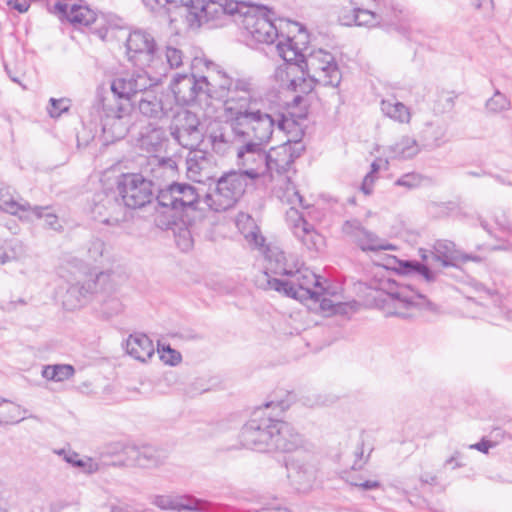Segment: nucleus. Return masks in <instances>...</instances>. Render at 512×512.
I'll use <instances>...</instances> for the list:
<instances>
[{"label":"nucleus","mask_w":512,"mask_h":512,"mask_svg":"<svg viewBox=\"0 0 512 512\" xmlns=\"http://www.w3.org/2000/svg\"><path fill=\"white\" fill-rule=\"evenodd\" d=\"M305 232L296 233L295 236L301 240V242L310 250L317 249L318 241L320 240V235L315 232L313 226L308 223L307 227H305Z\"/></svg>","instance_id":"obj_46"},{"label":"nucleus","mask_w":512,"mask_h":512,"mask_svg":"<svg viewBox=\"0 0 512 512\" xmlns=\"http://www.w3.org/2000/svg\"><path fill=\"white\" fill-rule=\"evenodd\" d=\"M287 171L283 172H272V176L270 177V180L274 183L273 187H280L282 190H287V186L285 184H282V177H287L285 175Z\"/></svg>","instance_id":"obj_56"},{"label":"nucleus","mask_w":512,"mask_h":512,"mask_svg":"<svg viewBox=\"0 0 512 512\" xmlns=\"http://www.w3.org/2000/svg\"><path fill=\"white\" fill-rule=\"evenodd\" d=\"M381 111L386 117L400 124H408L411 121L410 109L394 97L381 101Z\"/></svg>","instance_id":"obj_33"},{"label":"nucleus","mask_w":512,"mask_h":512,"mask_svg":"<svg viewBox=\"0 0 512 512\" xmlns=\"http://www.w3.org/2000/svg\"><path fill=\"white\" fill-rule=\"evenodd\" d=\"M471 4L477 9H490L492 8V0H470Z\"/></svg>","instance_id":"obj_62"},{"label":"nucleus","mask_w":512,"mask_h":512,"mask_svg":"<svg viewBox=\"0 0 512 512\" xmlns=\"http://www.w3.org/2000/svg\"><path fill=\"white\" fill-rule=\"evenodd\" d=\"M376 11L379 25L384 26L395 25L402 13L401 9L392 0H383L378 3Z\"/></svg>","instance_id":"obj_37"},{"label":"nucleus","mask_w":512,"mask_h":512,"mask_svg":"<svg viewBox=\"0 0 512 512\" xmlns=\"http://www.w3.org/2000/svg\"><path fill=\"white\" fill-rule=\"evenodd\" d=\"M104 277L101 273L95 279H87L84 282L70 285L63 298L64 307L68 310H74L82 306L88 295L96 291L97 283Z\"/></svg>","instance_id":"obj_27"},{"label":"nucleus","mask_w":512,"mask_h":512,"mask_svg":"<svg viewBox=\"0 0 512 512\" xmlns=\"http://www.w3.org/2000/svg\"><path fill=\"white\" fill-rule=\"evenodd\" d=\"M126 353L140 362H146L154 355V345L152 340L145 334H131L125 344Z\"/></svg>","instance_id":"obj_30"},{"label":"nucleus","mask_w":512,"mask_h":512,"mask_svg":"<svg viewBox=\"0 0 512 512\" xmlns=\"http://www.w3.org/2000/svg\"><path fill=\"white\" fill-rule=\"evenodd\" d=\"M496 224L502 229L503 231H507L512 233V227L509 223V221L504 217L502 220L496 219Z\"/></svg>","instance_id":"obj_64"},{"label":"nucleus","mask_w":512,"mask_h":512,"mask_svg":"<svg viewBox=\"0 0 512 512\" xmlns=\"http://www.w3.org/2000/svg\"><path fill=\"white\" fill-rule=\"evenodd\" d=\"M255 285L263 290H274L287 297L300 301L313 300L319 301L326 288L322 277L316 275L312 270L305 267H297L291 277L275 278L267 273H258L255 276Z\"/></svg>","instance_id":"obj_6"},{"label":"nucleus","mask_w":512,"mask_h":512,"mask_svg":"<svg viewBox=\"0 0 512 512\" xmlns=\"http://www.w3.org/2000/svg\"><path fill=\"white\" fill-rule=\"evenodd\" d=\"M265 270L259 273H267L270 277L280 276L281 278L291 277L297 264L292 257L280 250L278 247H268L265 252Z\"/></svg>","instance_id":"obj_23"},{"label":"nucleus","mask_w":512,"mask_h":512,"mask_svg":"<svg viewBox=\"0 0 512 512\" xmlns=\"http://www.w3.org/2000/svg\"><path fill=\"white\" fill-rule=\"evenodd\" d=\"M246 178L235 170L224 173L216 181L215 188L205 195V204L215 212L232 208L245 192Z\"/></svg>","instance_id":"obj_10"},{"label":"nucleus","mask_w":512,"mask_h":512,"mask_svg":"<svg viewBox=\"0 0 512 512\" xmlns=\"http://www.w3.org/2000/svg\"><path fill=\"white\" fill-rule=\"evenodd\" d=\"M176 243L181 250L188 251L193 244L190 232L188 230L180 232L176 238Z\"/></svg>","instance_id":"obj_52"},{"label":"nucleus","mask_w":512,"mask_h":512,"mask_svg":"<svg viewBox=\"0 0 512 512\" xmlns=\"http://www.w3.org/2000/svg\"><path fill=\"white\" fill-rule=\"evenodd\" d=\"M247 238L250 241H253L256 247H262L264 245L265 239L254 232H251L249 235H247Z\"/></svg>","instance_id":"obj_63"},{"label":"nucleus","mask_w":512,"mask_h":512,"mask_svg":"<svg viewBox=\"0 0 512 512\" xmlns=\"http://www.w3.org/2000/svg\"><path fill=\"white\" fill-rule=\"evenodd\" d=\"M0 210L18 216L22 221L30 218L29 214L31 213L39 215L41 212L40 208H32V205L28 201H18L14 190L2 184H0Z\"/></svg>","instance_id":"obj_25"},{"label":"nucleus","mask_w":512,"mask_h":512,"mask_svg":"<svg viewBox=\"0 0 512 512\" xmlns=\"http://www.w3.org/2000/svg\"><path fill=\"white\" fill-rule=\"evenodd\" d=\"M148 165L152 178H146L140 173L122 174L117 182V189L126 207L136 209L150 203L154 192L158 191L161 181L175 174L177 165L172 158H160L153 155Z\"/></svg>","instance_id":"obj_4"},{"label":"nucleus","mask_w":512,"mask_h":512,"mask_svg":"<svg viewBox=\"0 0 512 512\" xmlns=\"http://www.w3.org/2000/svg\"><path fill=\"white\" fill-rule=\"evenodd\" d=\"M156 51L157 45L150 33L144 30L129 33L126 39V54L134 65L151 69L159 62Z\"/></svg>","instance_id":"obj_15"},{"label":"nucleus","mask_w":512,"mask_h":512,"mask_svg":"<svg viewBox=\"0 0 512 512\" xmlns=\"http://www.w3.org/2000/svg\"><path fill=\"white\" fill-rule=\"evenodd\" d=\"M74 367L68 364L47 365L42 370V376L47 380L64 381L74 375Z\"/></svg>","instance_id":"obj_40"},{"label":"nucleus","mask_w":512,"mask_h":512,"mask_svg":"<svg viewBox=\"0 0 512 512\" xmlns=\"http://www.w3.org/2000/svg\"><path fill=\"white\" fill-rule=\"evenodd\" d=\"M460 458H461V453L456 451L450 458H448L445 461L444 466L452 465V469L460 468V467L464 466V464H462L459 461Z\"/></svg>","instance_id":"obj_59"},{"label":"nucleus","mask_w":512,"mask_h":512,"mask_svg":"<svg viewBox=\"0 0 512 512\" xmlns=\"http://www.w3.org/2000/svg\"><path fill=\"white\" fill-rule=\"evenodd\" d=\"M152 503L162 510L202 512L206 503L190 495H157Z\"/></svg>","instance_id":"obj_24"},{"label":"nucleus","mask_w":512,"mask_h":512,"mask_svg":"<svg viewBox=\"0 0 512 512\" xmlns=\"http://www.w3.org/2000/svg\"><path fill=\"white\" fill-rule=\"evenodd\" d=\"M151 10L165 8L170 16V23L177 22L179 18L186 23L189 29H197L207 23L208 6L212 0H142Z\"/></svg>","instance_id":"obj_11"},{"label":"nucleus","mask_w":512,"mask_h":512,"mask_svg":"<svg viewBox=\"0 0 512 512\" xmlns=\"http://www.w3.org/2000/svg\"><path fill=\"white\" fill-rule=\"evenodd\" d=\"M8 4L20 13L26 12L29 8L26 0H10Z\"/></svg>","instance_id":"obj_58"},{"label":"nucleus","mask_w":512,"mask_h":512,"mask_svg":"<svg viewBox=\"0 0 512 512\" xmlns=\"http://www.w3.org/2000/svg\"><path fill=\"white\" fill-rule=\"evenodd\" d=\"M348 1L350 5H355L356 15L355 18L344 17L346 23H354L356 26L364 27H376L379 25L377 11L362 8L365 0H359L358 4L353 0Z\"/></svg>","instance_id":"obj_35"},{"label":"nucleus","mask_w":512,"mask_h":512,"mask_svg":"<svg viewBox=\"0 0 512 512\" xmlns=\"http://www.w3.org/2000/svg\"><path fill=\"white\" fill-rule=\"evenodd\" d=\"M231 16L258 43L272 44L278 37V31L266 14V9L235 0L210 2L207 22Z\"/></svg>","instance_id":"obj_5"},{"label":"nucleus","mask_w":512,"mask_h":512,"mask_svg":"<svg viewBox=\"0 0 512 512\" xmlns=\"http://www.w3.org/2000/svg\"><path fill=\"white\" fill-rule=\"evenodd\" d=\"M53 8L55 13L65 16L74 25L89 26L96 20L95 11L82 2L79 4L57 2Z\"/></svg>","instance_id":"obj_28"},{"label":"nucleus","mask_w":512,"mask_h":512,"mask_svg":"<svg viewBox=\"0 0 512 512\" xmlns=\"http://www.w3.org/2000/svg\"><path fill=\"white\" fill-rule=\"evenodd\" d=\"M510 108V99L498 89L495 90L494 94L485 103L486 112L492 115L508 111Z\"/></svg>","instance_id":"obj_41"},{"label":"nucleus","mask_w":512,"mask_h":512,"mask_svg":"<svg viewBox=\"0 0 512 512\" xmlns=\"http://www.w3.org/2000/svg\"><path fill=\"white\" fill-rule=\"evenodd\" d=\"M285 395V399L275 397L253 411L251 418L242 427L239 435L243 447L257 452H269L272 415L267 411L273 409L283 413L287 410L294 402L295 395L290 392H286Z\"/></svg>","instance_id":"obj_8"},{"label":"nucleus","mask_w":512,"mask_h":512,"mask_svg":"<svg viewBox=\"0 0 512 512\" xmlns=\"http://www.w3.org/2000/svg\"><path fill=\"white\" fill-rule=\"evenodd\" d=\"M389 152L393 158L409 159L420 152V144L413 137L403 136L389 147Z\"/></svg>","instance_id":"obj_34"},{"label":"nucleus","mask_w":512,"mask_h":512,"mask_svg":"<svg viewBox=\"0 0 512 512\" xmlns=\"http://www.w3.org/2000/svg\"><path fill=\"white\" fill-rule=\"evenodd\" d=\"M205 66L208 68L209 99L222 103L223 116L229 127L270 115L256 107L259 92L252 77L228 72L211 61H205Z\"/></svg>","instance_id":"obj_2"},{"label":"nucleus","mask_w":512,"mask_h":512,"mask_svg":"<svg viewBox=\"0 0 512 512\" xmlns=\"http://www.w3.org/2000/svg\"><path fill=\"white\" fill-rule=\"evenodd\" d=\"M495 447V443L482 438L480 442L469 445L470 449H476L484 454H488L489 449Z\"/></svg>","instance_id":"obj_55"},{"label":"nucleus","mask_w":512,"mask_h":512,"mask_svg":"<svg viewBox=\"0 0 512 512\" xmlns=\"http://www.w3.org/2000/svg\"><path fill=\"white\" fill-rule=\"evenodd\" d=\"M166 64L159 60L158 63H155L154 67L151 68L152 73L156 75V71L161 69V66L164 65L167 67V73L170 69L179 68L184 63L185 56L183 52L175 47L167 46L166 47Z\"/></svg>","instance_id":"obj_42"},{"label":"nucleus","mask_w":512,"mask_h":512,"mask_svg":"<svg viewBox=\"0 0 512 512\" xmlns=\"http://www.w3.org/2000/svg\"><path fill=\"white\" fill-rule=\"evenodd\" d=\"M57 454L59 455H62L64 460L75 466V467H79V468H85L87 469L88 472H92L94 469H93V462L90 458H87V459H80L79 458V454L74 452V451H66L64 449H61L59 451H57Z\"/></svg>","instance_id":"obj_45"},{"label":"nucleus","mask_w":512,"mask_h":512,"mask_svg":"<svg viewBox=\"0 0 512 512\" xmlns=\"http://www.w3.org/2000/svg\"><path fill=\"white\" fill-rule=\"evenodd\" d=\"M282 184L287 186V190H282L280 187H273V195L281 202L289 205L302 204L303 198L292 183L290 177H282Z\"/></svg>","instance_id":"obj_38"},{"label":"nucleus","mask_w":512,"mask_h":512,"mask_svg":"<svg viewBox=\"0 0 512 512\" xmlns=\"http://www.w3.org/2000/svg\"><path fill=\"white\" fill-rule=\"evenodd\" d=\"M208 83V68H206V74L200 77L193 74H176L170 87L179 104L190 105L209 99Z\"/></svg>","instance_id":"obj_14"},{"label":"nucleus","mask_w":512,"mask_h":512,"mask_svg":"<svg viewBox=\"0 0 512 512\" xmlns=\"http://www.w3.org/2000/svg\"><path fill=\"white\" fill-rule=\"evenodd\" d=\"M134 102H137L140 113L148 118L160 119L165 114L162 101L152 88L142 91Z\"/></svg>","instance_id":"obj_31"},{"label":"nucleus","mask_w":512,"mask_h":512,"mask_svg":"<svg viewBox=\"0 0 512 512\" xmlns=\"http://www.w3.org/2000/svg\"><path fill=\"white\" fill-rule=\"evenodd\" d=\"M199 194L196 188L187 183L173 182L165 188L159 189L156 200L164 208L173 211H182L186 208H194L198 202Z\"/></svg>","instance_id":"obj_18"},{"label":"nucleus","mask_w":512,"mask_h":512,"mask_svg":"<svg viewBox=\"0 0 512 512\" xmlns=\"http://www.w3.org/2000/svg\"><path fill=\"white\" fill-rule=\"evenodd\" d=\"M355 15H356L355 5H350V7H342L338 14V20H339L340 24H342L344 26H352V25H354V23H346V21L344 20V17L355 18Z\"/></svg>","instance_id":"obj_53"},{"label":"nucleus","mask_w":512,"mask_h":512,"mask_svg":"<svg viewBox=\"0 0 512 512\" xmlns=\"http://www.w3.org/2000/svg\"><path fill=\"white\" fill-rule=\"evenodd\" d=\"M26 246L19 240L13 239L10 240L7 248L0 252V262L1 264H5L14 260H21L26 256Z\"/></svg>","instance_id":"obj_43"},{"label":"nucleus","mask_w":512,"mask_h":512,"mask_svg":"<svg viewBox=\"0 0 512 512\" xmlns=\"http://www.w3.org/2000/svg\"><path fill=\"white\" fill-rule=\"evenodd\" d=\"M445 136L444 128L438 123L428 121L421 130L422 146L425 148L439 147Z\"/></svg>","instance_id":"obj_36"},{"label":"nucleus","mask_w":512,"mask_h":512,"mask_svg":"<svg viewBox=\"0 0 512 512\" xmlns=\"http://www.w3.org/2000/svg\"><path fill=\"white\" fill-rule=\"evenodd\" d=\"M92 214L97 221L116 226L125 220L126 206L114 192L101 194L97 196Z\"/></svg>","instance_id":"obj_20"},{"label":"nucleus","mask_w":512,"mask_h":512,"mask_svg":"<svg viewBox=\"0 0 512 512\" xmlns=\"http://www.w3.org/2000/svg\"><path fill=\"white\" fill-rule=\"evenodd\" d=\"M32 208H40L41 212L39 213V215H37L36 213H31V214H29L30 218L24 219L23 221L33 222L35 219L43 218L47 228H49L53 231H57V232H60L63 230V226L60 223L58 216L55 213L50 211L49 206L35 205V206H32Z\"/></svg>","instance_id":"obj_39"},{"label":"nucleus","mask_w":512,"mask_h":512,"mask_svg":"<svg viewBox=\"0 0 512 512\" xmlns=\"http://www.w3.org/2000/svg\"><path fill=\"white\" fill-rule=\"evenodd\" d=\"M420 176L415 173H408L401 176L399 179L395 181V185L404 186L406 188H414L420 184Z\"/></svg>","instance_id":"obj_51"},{"label":"nucleus","mask_w":512,"mask_h":512,"mask_svg":"<svg viewBox=\"0 0 512 512\" xmlns=\"http://www.w3.org/2000/svg\"><path fill=\"white\" fill-rule=\"evenodd\" d=\"M209 140L213 151L217 154L224 155L229 149V140L222 132H212Z\"/></svg>","instance_id":"obj_47"},{"label":"nucleus","mask_w":512,"mask_h":512,"mask_svg":"<svg viewBox=\"0 0 512 512\" xmlns=\"http://www.w3.org/2000/svg\"><path fill=\"white\" fill-rule=\"evenodd\" d=\"M167 76V67L162 65L161 69L154 73L146 70H135L133 72L122 74L114 78L110 89L113 102L128 101L133 105V98H136L142 91L152 88L161 82L163 77Z\"/></svg>","instance_id":"obj_9"},{"label":"nucleus","mask_w":512,"mask_h":512,"mask_svg":"<svg viewBox=\"0 0 512 512\" xmlns=\"http://www.w3.org/2000/svg\"><path fill=\"white\" fill-rule=\"evenodd\" d=\"M343 235L363 252L394 250L395 247L374 232L368 230L360 220L349 219L342 225Z\"/></svg>","instance_id":"obj_17"},{"label":"nucleus","mask_w":512,"mask_h":512,"mask_svg":"<svg viewBox=\"0 0 512 512\" xmlns=\"http://www.w3.org/2000/svg\"><path fill=\"white\" fill-rule=\"evenodd\" d=\"M384 289L387 290V296L394 305V311L391 314L401 318H410L414 315L416 308L427 305V298L416 291L410 283H396L386 281Z\"/></svg>","instance_id":"obj_13"},{"label":"nucleus","mask_w":512,"mask_h":512,"mask_svg":"<svg viewBox=\"0 0 512 512\" xmlns=\"http://www.w3.org/2000/svg\"><path fill=\"white\" fill-rule=\"evenodd\" d=\"M105 243L99 238H93L87 246L88 257L93 261H98L105 252Z\"/></svg>","instance_id":"obj_49"},{"label":"nucleus","mask_w":512,"mask_h":512,"mask_svg":"<svg viewBox=\"0 0 512 512\" xmlns=\"http://www.w3.org/2000/svg\"><path fill=\"white\" fill-rule=\"evenodd\" d=\"M421 258L425 264L415 260H403L399 262L402 273L421 276L427 283L437 279V271L432 268L436 263L442 267L456 266L467 261L480 262L476 255L462 253L455 248V244L448 240H439L433 246V251L421 250Z\"/></svg>","instance_id":"obj_7"},{"label":"nucleus","mask_w":512,"mask_h":512,"mask_svg":"<svg viewBox=\"0 0 512 512\" xmlns=\"http://www.w3.org/2000/svg\"><path fill=\"white\" fill-rule=\"evenodd\" d=\"M170 134L179 145L189 150L197 148L204 137L200 129V120L191 111H183L174 118Z\"/></svg>","instance_id":"obj_16"},{"label":"nucleus","mask_w":512,"mask_h":512,"mask_svg":"<svg viewBox=\"0 0 512 512\" xmlns=\"http://www.w3.org/2000/svg\"><path fill=\"white\" fill-rule=\"evenodd\" d=\"M284 65L279 66L275 71V78L279 81L282 88L291 91H299L301 93H309L312 91V84L308 83L307 78L301 74L296 77V73H301L300 61H285Z\"/></svg>","instance_id":"obj_22"},{"label":"nucleus","mask_w":512,"mask_h":512,"mask_svg":"<svg viewBox=\"0 0 512 512\" xmlns=\"http://www.w3.org/2000/svg\"><path fill=\"white\" fill-rule=\"evenodd\" d=\"M167 141L166 132L161 127L148 126L141 134L139 144L142 150L148 153L161 152Z\"/></svg>","instance_id":"obj_32"},{"label":"nucleus","mask_w":512,"mask_h":512,"mask_svg":"<svg viewBox=\"0 0 512 512\" xmlns=\"http://www.w3.org/2000/svg\"><path fill=\"white\" fill-rule=\"evenodd\" d=\"M318 302H320V308L324 312L335 314L338 313L341 308L340 304H334L333 301L328 298L320 297Z\"/></svg>","instance_id":"obj_54"},{"label":"nucleus","mask_w":512,"mask_h":512,"mask_svg":"<svg viewBox=\"0 0 512 512\" xmlns=\"http://www.w3.org/2000/svg\"><path fill=\"white\" fill-rule=\"evenodd\" d=\"M277 54L284 61H300L301 74L307 78L308 83L324 87L336 88L341 82V72L334 56L323 49L308 51L301 50L291 38L276 45Z\"/></svg>","instance_id":"obj_3"},{"label":"nucleus","mask_w":512,"mask_h":512,"mask_svg":"<svg viewBox=\"0 0 512 512\" xmlns=\"http://www.w3.org/2000/svg\"><path fill=\"white\" fill-rule=\"evenodd\" d=\"M293 121L283 114L269 115L257 120L231 126L235 147L237 172L251 181H256L272 172L288 171L295 159L301 155L303 146L284 144L278 149L266 151L265 145L270 141L275 129L285 132Z\"/></svg>","instance_id":"obj_1"},{"label":"nucleus","mask_w":512,"mask_h":512,"mask_svg":"<svg viewBox=\"0 0 512 512\" xmlns=\"http://www.w3.org/2000/svg\"><path fill=\"white\" fill-rule=\"evenodd\" d=\"M479 292L485 293L487 296L491 297L494 302L498 301V292L495 289L487 288L482 284L477 286Z\"/></svg>","instance_id":"obj_61"},{"label":"nucleus","mask_w":512,"mask_h":512,"mask_svg":"<svg viewBox=\"0 0 512 512\" xmlns=\"http://www.w3.org/2000/svg\"><path fill=\"white\" fill-rule=\"evenodd\" d=\"M279 413L272 415V432L269 452L284 453L297 451L303 445L302 436L289 423L276 419Z\"/></svg>","instance_id":"obj_19"},{"label":"nucleus","mask_w":512,"mask_h":512,"mask_svg":"<svg viewBox=\"0 0 512 512\" xmlns=\"http://www.w3.org/2000/svg\"><path fill=\"white\" fill-rule=\"evenodd\" d=\"M287 476L299 491H306L316 479L317 469L307 458L291 457L286 462Z\"/></svg>","instance_id":"obj_21"},{"label":"nucleus","mask_w":512,"mask_h":512,"mask_svg":"<svg viewBox=\"0 0 512 512\" xmlns=\"http://www.w3.org/2000/svg\"><path fill=\"white\" fill-rule=\"evenodd\" d=\"M95 107L103 111L100 115L103 132L115 140L124 138L132 122V104L128 101L113 102L109 97L98 94Z\"/></svg>","instance_id":"obj_12"},{"label":"nucleus","mask_w":512,"mask_h":512,"mask_svg":"<svg viewBox=\"0 0 512 512\" xmlns=\"http://www.w3.org/2000/svg\"><path fill=\"white\" fill-rule=\"evenodd\" d=\"M374 180H375V176H372L371 174H367L363 180V183H362V186H361V190L365 193V194H370L371 191H372V185L374 183Z\"/></svg>","instance_id":"obj_60"},{"label":"nucleus","mask_w":512,"mask_h":512,"mask_svg":"<svg viewBox=\"0 0 512 512\" xmlns=\"http://www.w3.org/2000/svg\"><path fill=\"white\" fill-rule=\"evenodd\" d=\"M122 311V303L116 297H109L105 299L101 304V312L107 317H113Z\"/></svg>","instance_id":"obj_48"},{"label":"nucleus","mask_w":512,"mask_h":512,"mask_svg":"<svg viewBox=\"0 0 512 512\" xmlns=\"http://www.w3.org/2000/svg\"><path fill=\"white\" fill-rule=\"evenodd\" d=\"M50 106L48 107V113L51 117H59L62 113L68 111L69 109V100L65 98L50 99Z\"/></svg>","instance_id":"obj_50"},{"label":"nucleus","mask_w":512,"mask_h":512,"mask_svg":"<svg viewBox=\"0 0 512 512\" xmlns=\"http://www.w3.org/2000/svg\"><path fill=\"white\" fill-rule=\"evenodd\" d=\"M123 454L127 466L151 468L160 463L157 450L151 446L137 447L135 445H126L123 448Z\"/></svg>","instance_id":"obj_29"},{"label":"nucleus","mask_w":512,"mask_h":512,"mask_svg":"<svg viewBox=\"0 0 512 512\" xmlns=\"http://www.w3.org/2000/svg\"><path fill=\"white\" fill-rule=\"evenodd\" d=\"M286 221L290 226L293 234L305 232L308 222L303 218L302 214L293 206L286 212Z\"/></svg>","instance_id":"obj_44"},{"label":"nucleus","mask_w":512,"mask_h":512,"mask_svg":"<svg viewBox=\"0 0 512 512\" xmlns=\"http://www.w3.org/2000/svg\"><path fill=\"white\" fill-rule=\"evenodd\" d=\"M212 156L206 151L194 148L186 157L187 176L194 182L202 183L210 178Z\"/></svg>","instance_id":"obj_26"},{"label":"nucleus","mask_w":512,"mask_h":512,"mask_svg":"<svg viewBox=\"0 0 512 512\" xmlns=\"http://www.w3.org/2000/svg\"><path fill=\"white\" fill-rule=\"evenodd\" d=\"M354 486L358 487L361 490H373L380 487V482L375 480H367L361 483H354Z\"/></svg>","instance_id":"obj_57"}]
</instances>
